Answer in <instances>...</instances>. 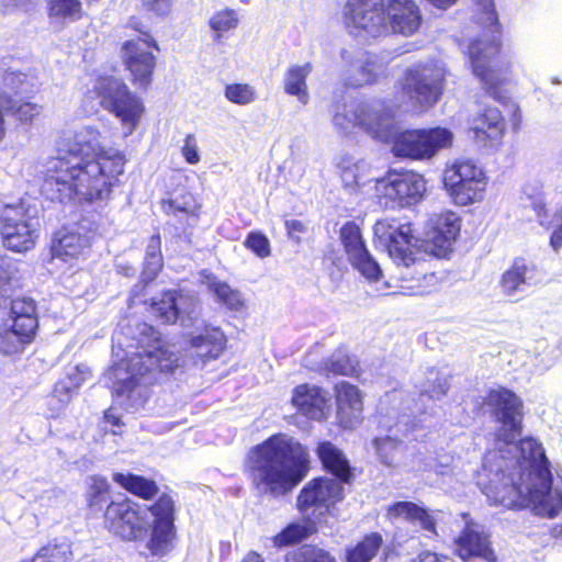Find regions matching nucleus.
<instances>
[{"label": "nucleus", "instance_id": "1", "mask_svg": "<svg viewBox=\"0 0 562 562\" xmlns=\"http://www.w3.org/2000/svg\"><path fill=\"white\" fill-rule=\"evenodd\" d=\"M102 134L90 125L77 128L57 157L46 161L42 193L61 203L103 202L123 175L125 155L104 148Z\"/></svg>", "mask_w": 562, "mask_h": 562}, {"label": "nucleus", "instance_id": "2", "mask_svg": "<svg viewBox=\"0 0 562 562\" xmlns=\"http://www.w3.org/2000/svg\"><path fill=\"white\" fill-rule=\"evenodd\" d=\"M117 344L119 347L113 348V356L119 360L104 378L116 395L126 396L133 401V405L146 396V385L151 383V375L155 372H168L178 367V355L161 340L160 334L147 324L142 325L136 351L125 352L121 348L120 339Z\"/></svg>", "mask_w": 562, "mask_h": 562}, {"label": "nucleus", "instance_id": "3", "mask_svg": "<svg viewBox=\"0 0 562 562\" xmlns=\"http://www.w3.org/2000/svg\"><path fill=\"white\" fill-rule=\"evenodd\" d=\"M247 470L259 495L280 497L291 492L307 474L308 453L293 438L276 435L249 451Z\"/></svg>", "mask_w": 562, "mask_h": 562}, {"label": "nucleus", "instance_id": "4", "mask_svg": "<svg viewBox=\"0 0 562 562\" xmlns=\"http://www.w3.org/2000/svg\"><path fill=\"white\" fill-rule=\"evenodd\" d=\"M510 442L505 446L496 441V448L484 456L476 481L480 488L484 477L491 485L502 487L505 483L510 484L512 476L520 482L542 471H551L544 450L536 439L528 437L517 443L516 438H512Z\"/></svg>", "mask_w": 562, "mask_h": 562}, {"label": "nucleus", "instance_id": "5", "mask_svg": "<svg viewBox=\"0 0 562 562\" xmlns=\"http://www.w3.org/2000/svg\"><path fill=\"white\" fill-rule=\"evenodd\" d=\"M509 479L510 484L505 483L502 487L491 485L485 477L481 482V491L491 504L509 509L529 507L535 515L544 518H554L562 510V492L553 485L551 471H542L520 482L514 476Z\"/></svg>", "mask_w": 562, "mask_h": 562}, {"label": "nucleus", "instance_id": "6", "mask_svg": "<svg viewBox=\"0 0 562 562\" xmlns=\"http://www.w3.org/2000/svg\"><path fill=\"white\" fill-rule=\"evenodd\" d=\"M477 22L487 35L470 42L467 54L473 75L492 90L505 80L506 71L499 66L502 25L493 0H474Z\"/></svg>", "mask_w": 562, "mask_h": 562}, {"label": "nucleus", "instance_id": "7", "mask_svg": "<svg viewBox=\"0 0 562 562\" xmlns=\"http://www.w3.org/2000/svg\"><path fill=\"white\" fill-rule=\"evenodd\" d=\"M93 90L100 104L121 122L124 137L132 135L145 112L143 101L121 79L114 77H99Z\"/></svg>", "mask_w": 562, "mask_h": 562}, {"label": "nucleus", "instance_id": "8", "mask_svg": "<svg viewBox=\"0 0 562 562\" xmlns=\"http://www.w3.org/2000/svg\"><path fill=\"white\" fill-rule=\"evenodd\" d=\"M333 124L345 135L359 127L372 137L386 142L394 128V114L381 101L360 102L349 110L345 108L337 111Z\"/></svg>", "mask_w": 562, "mask_h": 562}, {"label": "nucleus", "instance_id": "9", "mask_svg": "<svg viewBox=\"0 0 562 562\" xmlns=\"http://www.w3.org/2000/svg\"><path fill=\"white\" fill-rule=\"evenodd\" d=\"M447 70L441 61L417 63L406 68L401 89L407 100L422 110L434 106L440 99Z\"/></svg>", "mask_w": 562, "mask_h": 562}, {"label": "nucleus", "instance_id": "10", "mask_svg": "<svg viewBox=\"0 0 562 562\" xmlns=\"http://www.w3.org/2000/svg\"><path fill=\"white\" fill-rule=\"evenodd\" d=\"M443 187L452 201L461 206L480 202L487 186V177L472 159H456L446 165Z\"/></svg>", "mask_w": 562, "mask_h": 562}, {"label": "nucleus", "instance_id": "11", "mask_svg": "<svg viewBox=\"0 0 562 562\" xmlns=\"http://www.w3.org/2000/svg\"><path fill=\"white\" fill-rule=\"evenodd\" d=\"M38 326L36 305L32 299L12 301L10 316L0 325V352L13 356L34 340Z\"/></svg>", "mask_w": 562, "mask_h": 562}, {"label": "nucleus", "instance_id": "12", "mask_svg": "<svg viewBox=\"0 0 562 562\" xmlns=\"http://www.w3.org/2000/svg\"><path fill=\"white\" fill-rule=\"evenodd\" d=\"M31 212L32 207L24 201L1 209L0 234L8 249L23 252L34 247L38 222Z\"/></svg>", "mask_w": 562, "mask_h": 562}, {"label": "nucleus", "instance_id": "13", "mask_svg": "<svg viewBox=\"0 0 562 562\" xmlns=\"http://www.w3.org/2000/svg\"><path fill=\"white\" fill-rule=\"evenodd\" d=\"M373 234L376 246L385 249L397 266L409 267L415 262L418 239L408 222L395 217L379 220Z\"/></svg>", "mask_w": 562, "mask_h": 562}, {"label": "nucleus", "instance_id": "14", "mask_svg": "<svg viewBox=\"0 0 562 562\" xmlns=\"http://www.w3.org/2000/svg\"><path fill=\"white\" fill-rule=\"evenodd\" d=\"M386 0H347L344 7L345 26L359 38L386 36Z\"/></svg>", "mask_w": 562, "mask_h": 562}, {"label": "nucleus", "instance_id": "15", "mask_svg": "<svg viewBox=\"0 0 562 562\" xmlns=\"http://www.w3.org/2000/svg\"><path fill=\"white\" fill-rule=\"evenodd\" d=\"M340 57L344 61L341 79L344 85L360 88L374 83L382 76L393 59L391 53H370L342 49Z\"/></svg>", "mask_w": 562, "mask_h": 562}, {"label": "nucleus", "instance_id": "16", "mask_svg": "<svg viewBox=\"0 0 562 562\" xmlns=\"http://www.w3.org/2000/svg\"><path fill=\"white\" fill-rule=\"evenodd\" d=\"M485 404L491 408L498 424L496 441L510 446V439L517 438L521 431V401L512 391L497 387L488 392Z\"/></svg>", "mask_w": 562, "mask_h": 562}, {"label": "nucleus", "instance_id": "17", "mask_svg": "<svg viewBox=\"0 0 562 562\" xmlns=\"http://www.w3.org/2000/svg\"><path fill=\"white\" fill-rule=\"evenodd\" d=\"M148 510L132 501L111 503L105 510V527L123 540H140L148 529Z\"/></svg>", "mask_w": 562, "mask_h": 562}, {"label": "nucleus", "instance_id": "18", "mask_svg": "<svg viewBox=\"0 0 562 562\" xmlns=\"http://www.w3.org/2000/svg\"><path fill=\"white\" fill-rule=\"evenodd\" d=\"M342 483L328 477L314 479L307 483L297 496L299 510L312 520L327 515L336 503L344 497Z\"/></svg>", "mask_w": 562, "mask_h": 562}, {"label": "nucleus", "instance_id": "19", "mask_svg": "<svg viewBox=\"0 0 562 562\" xmlns=\"http://www.w3.org/2000/svg\"><path fill=\"white\" fill-rule=\"evenodd\" d=\"M151 49L159 52V45L151 34L125 41L121 47L123 64L132 82L139 88L148 87L151 81L156 67V57Z\"/></svg>", "mask_w": 562, "mask_h": 562}, {"label": "nucleus", "instance_id": "20", "mask_svg": "<svg viewBox=\"0 0 562 562\" xmlns=\"http://www.w3.org/2000/svg\"><path fill=\"white\" fill-rule=\"evenodd\" d=\"M154 517L147 548L155 557L168 554L175 547V503L168 495H162L149 508Z\"/></svg>", "mask_w": 562, "mask_h": 562}, {"label": "nucleus", "instance_id": "21", "mask_svg": "<svg viewBox=\"0 0 562 562\" xmlns=\"http://www.w3.org/2000/svg\"><path fill=\"white\" fill-rule=\"evenodd\" d=\"M379 190L400 206L416 204L426 191L424 178L414 171H390L379 181Z\"/></svg>", "mask_w": 562, "mask_h": 562}, {"label": "nucleus", "instance_id": "22", "mask_svg": "<svg viewBox=\"0 0 562 562\" xmlns=\"http://www.w3.org/2000/svg\"><path fill=\"white\" fill-rule=\"evenodd\" d=\"M150 308L161 323L170 324L180 319L183 327L193 325L199 316L196 300L175 291H167L160 297L153 299Z\"/></svg>", "mask_w": 562, "mask_h": 562}, {"label": "nucleus", "instance_id": "23", "mask_svg": "<svg viewBox=\"0 0 562 562\" xmlns=\"http://www.w3.org/2000/svg\"><path fill=\"white\" fill-rule=\"evenodd\" d=\"M462 518L464 526L454 539L456 553L463 561L475 557L487 562H495L496 555L491 547L490 535L468 514H462Z\"/></svg>", "mask_w": 562, "mask_h": 562}, {"label": "nucleus", "instance_id": "24", "mask_svg": "<svg viewBox=\"0 0 562 562\" xmlns=\"http://www.w3.org/2000/svg\"><path fill=\"white\" fill-rule=\"evenodd\" d=\"M340 239L353 268L368 281H378L381 276V268L368 251L360 228L353 223L345 224L340 229Z\"/></svg>", "mask_w": 562, "mask_h": 562}, {"label": "nucleus", "instance_id": "25", "mask_svg": "<svg viewBox=\"0 0 562 562\" xmlns=\"http://www.w3.org/2000/svg\"><path fill=\"white\" fill-rule=\"evenodd\" d=\"M386 35H414L420 27L423 16L415 0H386L385 4Z\"/></svg>", "mask_w": 562, "mask_h": 562}, {"label": "nucleus", "instance_id": "26", "mask_svg": "<svg viewBox=\"0 0 562 562\" xmlns=\"http://www.w3.org/2000/svg\"><path fill=\"white\" fill-rule=\"evenodd\" d=\"M461 228V220L452 211L434 214L428 221L426 241L437 256H445L452 247Z\"/></svg>", "mask_w": 562, "mask_h": 562}, {"label": "nucleus", "instance_id": "27", "mask_svg": "<svg viewBox=\"0 0 562 562\" xmlns=\"http://www.w3.org/2000/svg\"><path fill=\"white\" fill-rule=\"evenodd\" d=\"M292 404L302 415L313 420H325L330 414V396L316 385H297L293 390Z\"/></svg>", "mask_w": 562, "mask_h": 562}, {"label": "nucleus", "instance_id": "28", "mask_svg": "<svg viewBox=\"0 0 562 562\" xmlns=\"http://www.w3.org/2000/svg\"><path fill=\"white\" fill-rule=\"evenodd\" d=\"M337 419L345 429L355 428L362 418L363 403L359 389L346 381L335 386Z\"/></svg>", "mask_w": 562, "mask_h": 562}, {"label": "nucleus", "instance_id": "29", "mask_svg": "<svg viewBox=\"0 0 562 562\" xmlns=\"http://www.w3.org/2000/svg\"><path fill=\"white\" fill-rule=\"evenodd\" d=\"M474 139L485 147H497L505 135V120L497 108L487 106L471 123Z\"/></svg>", "mask_w": 562, "mask_h": 562}, {"label": "nucleus", "instance_id": "30", "mask_svg": "<svg viewBox=\"0 0 562 562\" xmlns=\"http://www.w3.org/2000/svg\"><path fill=\"white\" fill-rule=\"evenodd\" d=\"M386 517L392 521L404 520L425 532L437 536V519L434 513L413 502H395L386 508Z\"/></svg>", "mask_w": 562, "mask_h": 562}, {"label": "nucleus", "instance_id": "31", "mask_svg": "<svg viewBox=\"0 0 562 562\" xmlns=\"http://www.w3.org/2000/svg\"><path fill=\"white\" fill-rule=\"evenodd\" d=\"M225 336L220 328L205 327L201 334L192 335L188 342V351L191 356L202 361L216 359L225 348Z\"/></svg>", "mask_w": 562, "mask_h": 562}, {"label": "nucleus", "instance_id": "32", "mask_svg": "<svg viewBox=\"0 0 562 562\" xmlns=\"http://www.w3.org/2000/svg\"><path fill=\"white\" fill-rule=\"evenodd\" d=\"M536 269L524 259H517L501 279V288L505 295L516 297L522 294L527 285L535 283Z\"/></svg>", "mask_w": 562, "mask_h": 562}, {"label": "nucleus", "instance_id": "33", "mask_svg": "<svg viewBox=\"0 0 562 562\" xmlns=\"http://www.w3.org/2000/svg\"><path fill=\"white\" fill-rule=\"evenodd\" d=\"M201 276L202 283L206 285L217 303L233 312H244L247 308V302L239 290L233 289L212 273L204 271Z\"/></svg>", "mask_w": 562, "mask_h": 562}, {"label": "nucleus", "instance_id": "34", "mask_svg": "<svg viewBox=\"0 0 562 562\" xmlns=\"http://www.w3.org/2000/svg\"><path fill=\"white\" fill-rule=\"evenodd\" d=\"M90 246V240L86 235L75 231H59L52 244L53 258L63 261L77 259Z\"/></svg>", "mask_w": 562, "mask_h": 562}, {"label": "nucleus", "instance_id": "35", "mask_svg": "<svg viewBox=\"0 0 562 562\" xmlns=\"http://www.w3.org/2000/svg\"><path fill=\"white\" fill-rule=\"evenodd\" d=\"M392 151L396 157L409 158L414 160H425L424 140L422 139L420 130L403 131L391 136Z\"/></svg>", "mask_w": 562, "mask_h": 562}, {"label": "nucleus", "instance_id": "36", "mask_svg": "<svg viewBox=\"0 0 562 562\" xmlns=\"http://www.w3.org/2000/svg\"><path fill=\"white\" fill-rule=\"evenodd\" d=\"M317 454L324 468L337 476L339 482H348L350 467L345 453L329 441H323L317 447Z\"/></svg>", "mask_w": 562, "mask_h": 562}, {"label": "nucleus", "instance_id": "37", "mask_svg": "<svg viewBox=\"0 0 562 562\" xmlns=\"http://www.w3.org/2000/svg\"><path fill=\"white\" fill-rule=\"evenodd\" d=\"M162 207L167 214L186 216L188 226H195L199 221L200 205L189 192H181L162 200Z\"/></svg>", "mask_w": 562, "mask_h": 562}, {"label": "nucleus", "instance_id": "38", "mask_svg": "<svg viewBox=\"0 0 562 562\" xmlns=\"http://www.w3.org/2000/svg\"><path fill=\"white\" fill-rule=\"evenodd\" d=\"M312 70V64L305 63L303 65H291L284 74L285 93L296 97L303 104L308 102L306 78Z\"/></svg>", "mask_w": 562, "mask_h": 562}, {"label": "nucleus", "instance_id": "39", "mask_svg": "<svg viewBox=\"0 0 562 562\" xmlns=\"http://www.w3.org/2000/svg\"><path fill=\"white\" fill-rule=\"evenodd\" d=\"M239 23L240 14L238 10L226 7L215 11L209 20V26L214 33L213 40L221 41L225 34L235 31Z\"/></svg>", "mask_w": 562, "mask_h": 562}, {"label": "nucleus", "instance_id": "40", "mask_svg": "<svg viewBox=\"0 0 562 562\" xmlns=\"http://www.w3.org/2000/svg\"><path fill=\"white\" fill-rule=\"evenodd\" d=\"M113 481L130 493L146 499L155 496L158 491L154 481L131 473H114Z\"/></svg>", "mask_w": 562, "mask_h": 562}, {"label": "nucleus", "instance_id": "41", "mask_svg": "<svg viewBox=\"0 0 562 562\" xmlns=\"http://www.w3.org/2000/svg\"><path fill=\"white\" fill-rule=\"evenodd\" d=\"M426 159H430L441 149L452 145L453 133L446 127L420 128Z\"/></svg>", "mask_w": 562, "mask_h": 562}, {"label": "nucleus", "instance_id": "42", "mask_svg": "<svg viewBox=\"0 0 562 562\" xmlns=\"http://www.w3.org/2000/svg\"><path fill=\"white\" fill-rule=\"evenodd\" d=\"M382 543L383 539L380 533H369L347 550L346 560L347 562H370L376 555Z\"/></svg>", "mask_w": 562, "mask_h": 562}, {"label": "nucleus", "instance_id": "43", "mask_svg": "<svg viewBox=\"0 0 562 562\" xmlns=\"http://www.w3.org/2000/svg\"><path fill=\"white\" fill-rule=\"evenodd\" d=\"M449 386L448 375L431 368L426 372L424 381L419 384V394L431 401H440L447 394Z\"/></svg>", "mask_w": 562, "mask_h": 562}, {"label": "nucleus", "instance_id": "44", "mask_svg": "<svg viewBox=\"0 0 562 562\" xmlns=\"http://www.w3.org/2000/svg\"><path fill=\"white\" fill-rule=\"evenodd\" d=\"M90 376V368L87 364L71 367L67 372V376L56 384L54 392L61 401H68L69 394Z\"/></svg>", "mask_w": 562, "mask_h": 562}, {"label": "nucleus", "instance_id": "45", "mask_svg": "<svg viewBox=\"0 0 562 562\" xmlns=\"http://www.w3.org/2000/svg\"><path fill=\"white\" fill-rule=\"evenodd\" d=\"M33 85L25 74L7 71L0 79V93L9 97V108L13 109V95L32 92Z\"/></svg>", "mask_w": 562, "mask_h": 562}, {"label": "nucleus", "instance_id": "46", "mask_svg": "<svg viewBox=\"0 0 562 562\" xmlns=\"http://www.w3.org/2000/svg\"><path fill=\"white\" fill-rule=\"evenodd\" d=\"M161 240L158 234L153 235L146 246L145 262L142 278L145 282L154 280L162 268Z\"/></svg>", "mask_w": 562, "mask_h": 562}, {"label": "nucleus", "instance_id": "47", "mask_svg": "<svg viewBox=\"0 0 562 562\" xmlns=\"http://www.w3.org/2000/svg\"><path fill=\"white\" fill-rule=\"evenodd\" d=\"M83 13L80 0H50L48 14L53 21H77Z\"/></svg>", "mask_w": 562, "mask_h": 562}, {"label": "nucleus", "instance_id": "48", "mask_svg": "<svg viewBox=\"0 0 562 562\" xmlns=\"http://www.w3.org/2000/svg\"><path fill=\"white\" fill-rule=\"evenodd\" d=\"M324 370L341 375H353L358 373V360L345 350L338 349L324 364Z\"/></svg>", "mask_w": 562, "mask_h": 562}, {"label": "nucleus", "instance_id": "49", "mask_svg": "<svg viewBox=\"0 0 562 562\" xmlns=\"http://www.w3.org/2000/svg\"><path fill=\"white\" fill-rule=\"evenodd\" d=\"M71 557L72 552L68 542H54L41 548L32 562H69Z\"/></svg>", "mask_w": 562, "mask_h": 562}, {"label": "nucleus", "instance_id": "50", "mask_svg": "<svg viewBox=\"0 0 562 562\" xmlns=\"http://www.w3.org/2000/svg\"><path fill=\"white\" fill-rule=\"evenodd\" d=\"M285 562H336V559L324 549L303 546L285 555Z\"/></svg>", "mask_w": 562, "mask_h": 562}, {"label": "nucleus", "instance_id": "51", "mask_svg": "<svg viewBox=\"0 0 562 562\" xmlns=\"http://www.w3.org/2000/svg\"><path fill=\"white\" fill-rule=\"evenodd\" d=\"M224 95L229 102L237 105H248L254 103L258 98L255 87L241 82L226 85Z\"/></svg>", "mask_w": 562, "mask_h": 562}, {"label": "nucleus", "instance_id": "52", "mask_svg": "<svg viewBox=\"0 0 562 562\" xmlns=\"http://www.w3.org/2000/svg\"><path fill=\"white\" fill-rule=\"evenodd\" d=\"M373 447L380 461L387 467H394L396 454L401 450V442L390 436L378 437L373 440Z\"/></svg>", "mask_w": 562, "mask_h": 562}, {"label": "nucleus", "instance_id": "53", "mask_svg": "<svg viewBox=\"0 0 562 562\" xmlns=\"http://www.w3.org/2000/svg\"><path fill=\"white\" fill-rule=\"evenodd\" d=\"M310 533L308 528L302 524H291L285 527L280 533L272 538L274 547L282 548L294 544L307 538Z\"/></svg>", "mask_w": 562, "mask_h": 562}, {"label": "nucleus", "instance_id": "54", "mask_svg": "<svg viewBox=\"0 0 562 562\" xmlns=\"http://www.w3.org/2000/svg\"><path fill=\"white\" fill-rule=\"evenodd\" d=\"M109 487L110 485L105 477L100 475L91 476L88 491L89 506L93 508H101L106 502Z\"/></svg>", "mask_w": 562, "mask_h": 562}, {"label": "nucleus", "instance_id": "55", "mask_svg": "<svg viewBox=\"0 0 562 562\" xmlns=\"http://www.w3.org/2000/svg\"><path fill=\"white\" fill-rule=\"evenodd\" d=\"M244 245L259 258L271 255V246L268 237L260 232H251L246 237Z\"/></svg>", "mask_w": 562, "mask_h": 562}, {"label": "nucleus", "instance_id": "56", "mask_svg": "<svg viewBox=\"0 0 562 562\" xmlns=\"http://www.w3.org/2000/svg\"><path fill=\"white\" fill-rule=\"evenodd\" d=\"M143 11L155 18H167L173 8V0H138Z\"/></svg>", "mask_w": 562, "mask_h": 562}, {"label": "nucleus", "instance_id": "57", "mask_svg": "<svg viewBox=\"0 0 562 562\" xmlns=\"http://www.w3.org/2000/svg\"><path fill=\"white\" fill-rule=\"evenodd\" d=\"M362 166L359 164H350L342 165L341 167V179L346 187L358 186L363 182L362 175L360 170Z\"/></svg>", "mask_w": 562, "mask_h": 562}, {"label": "nucleus", "instance_id": "58", "mask_svg": "<svg viewBox=\"0 0 562 562\" xmlns=\"http://www.w3.org/2000/svg\"><path fill=\"white\" fill-rule=\"evenodd\" d=\"M181 153L186 161L190 165H196L200 161L198 143L193 134L186 136Z\"/></svg>", "mask_w": 562, "mask_h": 562}, {"label": "nucleus", "instance_id": "59", "mask_svg": "<svg viewBox=\"0 0 562 562\" xmlns=\"http://www.w3.org/2000/svg\"><path fill=\"white\" fill-rule=\"evenodd\" d=\"M40 112L41 106L38 104L25 102L15 109L14 114L21 122H30L33 117L37 116Z\"/></svg>", "mask_w": 562, "mask_h": 562}, {"label": "nucleus", "instance_id": "60", "mask_svg": "<svg viewBox=\"0 0 562 562\" xmlns=\"http://www.w3.org/2000/svg\"><path fill=\"white\" fill-rule=\"evenodd\" d=\"M554 229L550 237V245L554 251L562 248V207L554 214Z\"/></svg>", "mask_w": 562, "mask_h": 562}, {"label": "nucleus", "instance_id": "61", "mask_svg": "<svg viewBox=\"0 0 562 562\" xmlns=\"http://www.w3.org/2000/svg\"><path fill=\"white\" fill-rule=\"evenodd\" d=\"M12 289V273L8 267L0 265V300Z\"/></svg>", "mask_w": 562, "mask_h": 562}, {"label": "nucleus", "instance_id": "62", "mask_svg": "<svg viewBox=\"0 0 562 562\" xmlns=\"http://www.w3.org/2000/svg\"><path fill=\"white\" fill-rule=\"evenodd\" d=\"M285 228H286L288 235L292 239H295L297 243L300 241V234H303L306 232V225L299 220L286 221Z\"/></svg>", "mask_w": 562, "mask_h": 562}, {"label": "nucleus", "instance_id": "63", "mask_svg": "<svg viewBox=\"0 0 562 562\" xmlns=\"http://www.w3.org/2000/svg\"><path fill=\"white\" fill-rule=\"evenodd\" d=\"M412 562H453L447 555H440L435 552L425 551L422 552L417 558H415Z\"/></svg>", "mask_w": 562, "mask_h": 562}, {"label": "nucleus", "instance_id": "64", "mask_svg": "<svg viewBox=\"0 0 562 562\" xmlns=\"http://www.w3.org/2000/svg\"><path fill=\"white\" fill-rule=\"evenodd\" d=\"M126 27H128L135 32H138L139 33L138 37H145L146 34H150V32L147 30L145 23L143 22V20L136 15L128 18V20L126 22Z\"/></svg>", "mask_w": 562, "mask_h": 562}]
</instances>
